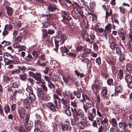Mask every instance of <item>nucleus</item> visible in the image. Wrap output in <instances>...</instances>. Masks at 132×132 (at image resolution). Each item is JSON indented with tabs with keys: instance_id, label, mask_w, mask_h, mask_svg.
<instances>
[{
	"instance_id": "774afa93",
	"label": "nucleus",
	"mask_w": 132,
	"mask_h": 132,
	"mask_svg": "<svg viewBox=\"0 0 132 132\" xmlns=\"http://www.w3.org/2000/svg\"><path fill=\"white\" fill-rule=\"evenodd\" d=\"M98 46L95 43L93 44V48L94 51H97L98 50Z\"/></svg>"
},
{
	"instance_id": "7ed1b4c3",
	"label": "nucleus",
	"mask_w": 132,
	"mask_h": 132,
	"mask_svg": "<svg viewBox=\"0 0 132 132\" xmlns=\"http://www.w3.org/2000/svg\"><path fill=\"white\" fill-rule=\"evenodd\" d=\"M116 53L117 55V56L119 57V59L120 61L122 62L124 61L125 55L124 54H121V50L119 48H116Z\"/></svg>"
},
{
	"instance_id": "a18cd8bd",
	"label": "nucleus",
	"mask_w": 132,
	"mask_h": 132,
	"mask_svg": "<svg viewBox=\"0 0 132 132\" xmlns=\"http://www.w3.org/2000/svg\"><path fill=\"white\" fill-rule=\"evenodd\" d=\"M58 78L59 77L55 73H54L52 78V80L54 81H56L58 80Z\"/></svg>"
},
{
	"instance_id": "4c0bfd02",
	"label": "nucleus",
	"mask_w": 132,
	"mask_h": 132,
	"mask_svg": "<svg viewBox=\"0 0 132 132\" xmlns=\"http://www.w3.org/2000/svg\"><path fill=\"white\" fill-rule=\"evenodd\" d=\"M42 99L45 101H47L50 99V97L49 95H46L43 96Z\"/></svg>"
},
{
	"instance_id": "4d7b16f0",
	"label": "nucleus",
	"mask_w": 132,
	"mask_h": 132,
	"mask_svg": "<svg viewBox=\"0 0 132 132\" xmlns=\"http://www.w3.org/2000/svg\"><path fill=\"white\" fill-rule=\"evenodd\" d=\"M76 107H72L71 108V110L72 112L75 115L78 111V110L76 109Z\"/></svg>"
},
{
	"instance_id": "4be33fe9",
	"label": "nucleus",
	"mask_w": 132,
	"mask_h": 132,
	"mask_svg": "<svg viewBox=\"0 0 132 132\" xmlns=\"http://www.w3.org/2000/svg\"><path fill=\"white\" fill-rule=\"evenodd\" d=\"M60 128L61 129V130L62 131H67L69 130V126L67 124H62Z\"/></svg>"
},
{
	"instance_id": "a19ab883",
	"label": "nucleus",
	"mask_w": 132,
	"mask_h": 132,
	"mask_svg": "<svg viewBox=\"0 0 132 132\" xmlns=\"http://www.w3.org/2000/svg\"><path fill=\"white\" fill-rule=\"evenodd\" d=\"M45 55L44 54L41 55L40 56H39V59L38 60L37 62H38V61H42L45 60Z\"/></svg>"
},
{
	"instance_id": "6e6552de",
	"label": "nucleus",
	"mask_w": 132,
	"mask_h": 132,
	"mask_svg": "<svg viewBox=\"0 0 132 132\" xmlns=\"http://www.w3.org/2000/svg\"><path fill=\"white\" fill-rule=\"evenodd\" d=\"M43 31V36L44 38H45L47 36V34L52 35L54 33V30L51 29H49L48 31L46 29H44L42 30Z\"/></svg>"
},
{
	"instance_id": "09e8293b",
	"label": "nucleus",
	"mask_w": 132,
	"mask_h": 132,
	"mask_svg": "<svg viewBox=\"0 0 132 132\" xmlns=\"http://www.w3.org/2000/svg\"><path fill=\"white\" fill-rule=\"evenodd\" d=\"M4 109L5 112L6 114H7L10 111V108L7 105L5 106Z\"/></svg>"
},
{
	"instance_id": "c03bdc74",
	"label": "nucleus",
	"mask_w": 132,
	"mask_h": 132,
	"mask_svg": "<svg viewBox=\"0 0 132 132\" xmlns=\"http://www.w3.org/2000/svg\"><path fill=\"white\" fill-rule=\"evenodd\" d=\"M46 37L45 39V40L47 42V44H49L52 43V39L53 37H51L50 39L48 37L46 36Z\"/></svg>"
},
{
	"instance_id": "473e14b6",
	"label": "nucleus",
	"mask_w": 132,
	"mask_h": 132,
	"mask_svg": "<svg viewBox=\"0 0 132 132\" xmlns=\"http://www.w3.org/2000/svg\"><path fill=\"white\" fill-rule=\"evenodd\" d=\"M107 93V90L104 89H103L101 92V94L103 97L106 98L107 97V96H106Z\"/></svg>"
},
{
	"instance_id": "c756f323",
	"label": "nucleus",
	"mask_w": 132,
	"mask_h": 132,
	"mask_svg": "<svg viewBox=\"0 0 132 132\" xmlns=\"http://www.w3.org/2000/svg\"><path fill=\"white\" fill-rule=\"evenodd\" d=\"M66 109L63 110V113L66 114L69 116H71L72 114L71 111L69 110L70 109Z\"/></svg>"
},
{
	"instance_id": "8fccbe9b",
	"label": "nucleus",
	"mask_w": 132,
	"mask_h": 132,
	"mask_svg": "<svg viewBox=\"0 0 132 132\" xmlns=\"http://www.w3.org/2000/svg\"><path fill=\"white\" fill-rule=\"evenodd\" d=\"M3 54L7 57H9L10 59L13 58L14 56L7 52L4 53Z\"/></svg>"
},
{
	"instance_id": "13d9d810",
	"label": "nucleus",
	"mask_w": 132,
	"mask_h": 132,
	"mask_svg": "<svg viewBox=\"0 0 132 132\" xmlns=\"http://www.w3.org/2000/svg\"><path fill=\"white\" fill-rule=\"evenodd\" d=\"M112 14V10H110L109 14L108 11H106V15L105 16V18L106 19H108V18L109 16V15H111Z\"/></svg>"
},
{
	"instance_id": "bf43d9fd",
	"label": "nucleus",
	"mask_w": 132,
	"mask_h": 132,
	"mask_svg": "<svg viewBox=\"0 0 132 132\" xmlns=\"http://www.w3.org/2000/svg\"><path fill=\"white\" fill-rule=\"evenodd\" d=\"M71 105H72L73 107H77V103L74 101H71Z\"/></svg>"
},
{
	"instance_id": "393cba45",
	"label": "nucleus",
	"mask_w": 132,
	"mask_h": 132,
	"mask_svg": "<svg viewBox=\"0 0 132 132\" xmlns=\"http://www.w3.org/2000/svg\"><path fill=\"white\" fill-rule=\"evenodd\" d=\"M83 38L86 42H89L91 43H92L94 41L92 40V39L89 38L88 35L87 34H85L84 35H83Z\"/></svg>"
},
{
	"instance_id": "cd10ccee",
	"label": "nucleus",
	"mask_w": 132,
	"mask_h": 132,
	"mask_svg": "<svg viewBox=\"0 0 132 132\" xmlns=\"http://www.w3.org/2000/svg\"><path fill=\"white\" fill-rule=\"evenodd\" d=\"M26 93H30L33 92V90L32 87L30 86H28L26 88Z\"/></svg>"
},
{
	"instance_id": "0eeeda50",
	"label": "nucleus",
	"mask_w": 132,
	"mask_h": 132,
	"mask_svg": "<svg viewBox=\"0 0 132 132\" xmlns=\"http://www.w3.org/2000/svg\"><path fill=\"white\" fill-rule=\"evenodd\" d=\"M32 56L30 54H28L24 59L26 62L29 64H32L34 63V61L32 59Z\"/></svg>"
},
{
	"instance_id": "f03ea898",
	"label": "nucleus",
	"mask_w": 132,
	"mask_h": 132,
	"mask_svg": "<svg viewBox=\"0 0 132 132\" xmlns=\"http://www.w3.org/2000/svg\"><path fill=\"white\" fill-rule=\"evenodd\" d=\"M87 112L88 113V120L91 122L93 121L96 114L95 109L93 108L92 110L89 109Z\"/></svg>"
},
{
	"instance_id": "72a5a7b5",
	"label": "nucleus",
	"mask_w": 132,
	"mask_h": 132,
	"mask_svg": "<svg viewBox=\"0 0 132 132\" xmlns=\"http://www.w3.org/2000/svg\"><path fill=\"white\" fill-rule=\"evenodd\" d=\"M46 60L43 61H38V62H37L39 65L42 67H44L46 65Z\"/></svg>"
},
{
	"instance_id": "e2e57ef3",
	"label": "nucleus",
	"mask_w": 132,
	"mask_h": 132,
	"mask_svg": "<svg viewBox=\"0 0 132 132\" xmlns=\"http://www.w3.org/2000/svg\"><path fill=\"white\" fill-rule=\"evenodd\" d=\"M102 76L103 78L105 79H106L108 77V74L107 73L102 72Z\"/></svg>"
},
{
	"instance_id": "a211bd4d",
	"label": "nucleus",
	"mask_w": 132,
	"mask_h": 132,
	"mask_svg": "<svg viewBox=\"0 0 132 132\" xmlns=\"http://www.w3.org/2000/svg\"><path fill=\"white\" fill-rule=\"evenodd\" d=\"M73 5L74 8V12L77 13V12L81 10L80 6L78 4L75 3L73 4Z\"/></svg>"
},
{
	"instance_id": "412c9836",
	"label": "nucleus",
	"mask_w": 132,
	"mask_h": 132,
	"mask_svg": "<svg viewBox=\"0 0 132 132\" xmlns=\"http://www.w3.org/2000/svg\"><path fill=\"white\" fill-rule=\"evenodd\" d=\"M27 96L32 101H34L36 99V96L33 92L29 94L27 93Z\"/></svg>"
},
{
	"instance_id": "2eb2a0df",
	"label": "nucleus",
	"mask_w": 132,
	"mask_h": 132,
	"mask_svg": "<svg viewBox=\"0 0 132 132\" xmlns=\"http://www.w3.org/2000/svg\"><path fill=\"white\" fill-rule=\"evenodd\" d=\"M117 80L118 81H119V79L121 80L123 77V71L121 69H119L117 72Z\"/></svg>"
},
{
	"instance_id": "79ce46f5",
	"label": "nucleus",
	"mask_w": 132,
	"mask_h": 132,
	"mask_svg": "<svg viewBox=\"0 0 132 132\" xmlns=\"http://www.w3.org/2000/svg\"><path fill=\"white\" fill-rule=\"evenodd\" d=\"M20 77L21 80L24 81L27 78L26 74L24 73L20 75Z\"/></svg>"
},
{
	"instance_id": "69168bd1",
	"label": "nucleus",
	"mask_w": 132,
	"mask_h": 132,
	"mask_svg": "<svg viewBox=\"0 0 132 132\" xmlns=\"http://www.w3.org/2000/svg\"><path fill=\"white\" fill-rule=\"evenodd\" d=\"M68 78L72 81H74L76 80L75 78H74V77L73 75H70L68 76Z\"/></svg>"
},
{
	"instance_id": "6e6d98bb",
	"label": "nucleus",
	"mask_w": 132,
	"mask_h": 132,
	"mask_svg": "<svg viewBox=\"0 0 132 132\" xmlns=\"http://www.w3.org/2000/svg\"><path fill=\"white\" fill-rule=\"evenodd\" d=\"M110 122L113 126L116 127V119L115 118H112Z\"/></svg>"
},
{
	"instance_id": "37998d69",
	"label": "nucleus",
	"mask_w": 132,
	"mask_h": 132,
	"mask_svg": "<svg viewBox=\"0 0 132 132\" xmlns=\"http://www.w3.org/2000/svg\"><path fill=\"white\" fill-rule=\"evenodd\" d=\"M42 24L43 28H46L49 26L50 23L48 22L45 21L43 22Z\"/></svg>"
},
{
	"instance_id": "f704fd0d",
	"label": "nucleus",
	"mask_w": 132,
	"mask_h": 132,
	"mask_svg": "<svg viewBox=\"0 0 132 132\" xmlns=\"http://www.w3.org/2000/svg\"><path fill=\"white\" fill-rule=\"evenodd\" d=\"M73 93L74 95H76L77 97L78 98H80L81 94L80 91H78L77 92L76 91H74L73 92Z\"/></svg>"
},
{
	"instance_id": "49530a36",
	"label": "nucleus",
	"mask_w": 132,
	"mask_h": 132,
	"mask_svg": "<svg viewBox=\"0 0 132 132\" xmlns=\"http://www.w3.org/2000/svg\"><path fill=\"white\" fill-rule=\"evenodd\" d=\"M112 27L111 24H108L105 27L106 30L109 32H110L111 30Z\"/></svg>"
},
{
	"instance_id": "2f4dec72",
	"label": "nucleus",
	"mask_w": 132,
	"mask_h": 132,
	"mask_svg": "<svg viewBox=\"0 0 132 132\" xmlns=\"http://www.w3.org/2000/svg\"><path fill=\"white\" fill-rule=\"evenodd\" d=\"M32 55L36 57H38L40 54V52L38 51H34L32 53Z\"/></svg>"
},
{
	"instance_id": "338daca9",
	"label": "nucleus",
	"mask_w": 132,
	"mask_h": 132,
	"mask_svg": "<svg viewBox=\"0 0 132 132\" xmlns=\"http://www.w3.org/2000/svg\"><path fill=\"white\" fill-rule=\"evenodd\" d=\"M90 5L92 9L95 7L96 4L94 2H91L90 3Z\"/></svg>"
},
{
	"instance_id": "5fc2aeb1",
	"label": "nucleus",
	"mask_w": 132,
	"mask_h": 132,
	"mask_svg": "<svg viewBox=\"0 0 132 132\" xmlns=\"http://www.w3.org/2000/svg\"><path fill=\"white\" fill-rule=\"evenodd\" d=\"M108 122V120L106 118H105L103 120L101 121V124L104 125V124H106Z\"/></svg>"
},
{
	"instance_id": "9d476101",
	"label": "nucleus",
	"mask_w": 132,
	"mask_h": 132,
	"mask_svg": "<svg viewBox=\"0 0 132 132\" xmlns=\"http://www.w3.org/2000/svg\"><path fill=\"white\" fill-rule=\"evenodd\" d=\"M19 114L21 118H24L26 116V111L23 108H19L18 110Z\"/></svg>"
},
{
	"instance_id": "ea45409f",
	"label": "nucleus",
	"mask_w": 132,
	"mask_h": 132,
	"mask_svg": "<svg viewBox=\"0 0 132 132\" xmlns=\"http://www.w3.org/2000/svg\"><path fill=\"white\" fill-rule=\"evenodd\" d=\"M63 96L65 98H69L70 96L68 95V92L67 91L65 90L63 92Z\"/></svg>"
},
{
	"instance_id": "58836bf2",
	"label": "nucleus",
	"mask_w": 132,
	"mask_h": 132,
	"mask_svg": "<svg viewBox=\"0 0 132 132\" xmlns=\"http://www.w3.org/2000/svg\"><path fill=\"white\" fill-rule=\"evenodd\" d=\"M13 28L12 25L11 24H6L4 27V28L8 30L9 31L11 30Z\"/></svg>"
},
{
	"instance_id": "864d4df0",
	"label": "nucleus",
	"mask_w": 132,
	"mask_h": 132,
	"mask_svg": "<svg viewBox=\"0 0 132 132\" xmlns=\"http://www.w3.org/2000/svg\"><path fill=\"white\" fill-rule=\"evenodd\" d=\"M97 88V85H96L94 84L92 86V88L93 90L94 93L96 92Z\"/></svg>"
},
{
	"instance_id": "680f3d73",
	"label": "nucleus",
	"mask_w": 132,
	"mask_h": 132,
	"mask_svg": "<svg viewBox=\"0 0 132 132\" xmlns=\"http://www.w3.org/2000/svg\"><path fill=\"white\" fill-rule=\"evenodd\" d=\"M19 43H16L14 42V43L13 44V46L15 48H19L20 46Z\"/></svg>"
},
{
	"instance_id": "9b49d317",
	"label": "nucleus",
	"mask_w": 132,
	"mask_h": 132,
	"mask_svg": "<svg viewBox=\"0 0 132 132\" xmlns=\"http://www.w3.org/2000/svg\"><path fill=\"white\" fill-rule=\"evenodd\" d=\"M33 78L37 80V84L42 83V81L41 80V75L40 73H36Z\"/></svg>"
},
{
	"instance_id": "1a4fd4ad",
	"label": "nucleus",
	"mask_w": 132,
	"mask_h": 132,
	"mask_svg": "<svg viewBox=\"0 0 132 132\" xmlns=\"http://www.w3.org/2000/svg\"><path fill=\"white\" fill-rule=\"evenodd\" d=\"M53 102L55 104L56 107L58 109L60 108H61L60 105H57V100H59L60 99V98L57 94H54L53 95Z\"/></svg>"
},
{
	"instance_id": "de8ad7c7",
	"label": "nucleus",
	"mask_w": 132,
	"mask_h": 132,
	"mask_svg": "<svg viewBox=\"0 0 132 132\" xmlns=\"http://www.w3.org/2000/svg\"><path fill=\"white\" fill-rule=\"evenodd\" d=\"M127 69L128 71H132V65L130 64H128L126 66Z\"/></svg>"
},
{
	"instance_id": "c85d7f7f",
	"label": "nucleus",
	"mask_w": 132,
	"mask_h": 132,
	"mask_svg": "<svg viewBox=\"0 0 132 132\" xmlns=\"http://www.w3.org/2000/svg\"><path fill=\"white\" fill-rule=\"evenodd\" d=\"M118 33L120 36H121L125 35V32L122 28H121L119 29V30L118 31Z\"/></svg>"
},
{
	"instance_id": "5701e85b",
	"label": "nucleus",
	"mask_w": 132,
	"mask_h": 132,
	"mask_svg": "<svg viewBox=\"0 0 132 132\" xmlns=\"http://www.w3.org/2000/svg\"><path fill=\"white\" fill-rule=\"evenodd\" d=\"M79 120L80 119H79V118L78 117L74 116V118L71 120V124L73 126L75 125H76V122H78Z\"/></svg>"
},
{
	"instance_id": "20e7f679",
	"label": "nucleus",
	"mask_w": 132,
	"mask_h": 132,
	"mask_svg": "<svg viewBox=\"0 0 132 132\" xmlns=\"http://www.w3.org/2000/svg\"><path fill=\"white\" fill-rule=\"evenodd\" d=\"M61 100V103L63 104V107L65 109H70V101L69 100L62 98Z\"/></svg>"
},
{
	"instance_id": "aec40b11",
	"label": "nucleus",
	"mask_w": 132,
	"mask_h": 132,
	"mask_svg": "<svg viewBox=\"0 0 132 132\" xmlns=\"http://www.w3.org/2000/svg\"><path fill=\"white\" fill-rule=\"evenodd\" d=\"M100 119L98 117H97L96 118V120H95L93 121V122L92 123V125L94 127H95L98 128V123H99L100 121Z\"/></svg>"
},
{
	"instance_id": "f257e3e1",
	"label": "nucleus",
	"mask_w": 132,
	"mask_h": 132,
	"mask_svg": "<svg viewBox=\"0 0 132 132\" xmlns=\"http://www.w3.org/2000/svg\"><path fill=\"white\" fill-rule=\"evenodd\" d=\"M83 99L80 100L83 104V108L85 112L86 113L88 109L92 107V98L88 97L86 95H82Z\"/></svg>"
},
{
	"instance_id": "4468645a",
	"label": "nucleus",
	"mask_w": 132,
	"mask_h": 132,
	"mask_svg": "<svg viewBox=\"0 0 132 132\" xmlns=\"http://www.w3.org/2000/svg\"><path fill=\"white\" fill-rule=\"evenodd\" d=\"M25 123V127L26 130L28 131L30 130L33 126L32 122L30 121L29 122Z\"/></svg>"
},
{
	"instance_id": "3c124183",
	"label": "nucleus",
	"mask_w": 132,
	"mask_h": 132,
	"mask_svg": "<svg viewBox=\"0 0 132 132\" xmlns=\"http://www.w3.org/2000/svg\"><path fill=\"white\" fill-rule=\"evenodd\" d=\"M122 90L121 87L120 86H119L116 87V93H120Z\"/></svg>"
},
{
	"instance_id": "f8f14e48",
	"label": "nucleus",
	"mask_w": 132,
	"mask_h": 132,
	"mask_svg": "<svg viewBox=\"0 0 132 132\" xmlns=\"http://www.w3.org/2000/svg\"><path fill=\"white\" fill-rule=\"evenodd\" d=\"M32 101L29 98L27 97L23 101V104L26 105L25 107L27 108H29L31 104Z\"/></svg>"
},
{
	"instance_id": "f3484780",
	"label": "nucleus",
	"mask_w": 132,
	"mask_h": 132,
	"mask_svg": "<svg viewBox=\"0 0 132 132\" xmlns=\"http://www.w3.org/2000/svg\"><path fill=\"white\" fill-rule=\"evenodd\" d=\"M12 86L13 88H17L20 85V82L18 80L12 81Z\"/></svg>"
},
{
	"instance_id": "052dcab7",
	"label": "nucleus",
	"mask_w": 132,
	"mask_h": 132,
	"mask_svg": "<svg viewBox=\"0 0 132 132\" xmlns=\"http://www.w3.org/2000/svg\"><path fill=\"white\" fill-rule=\"evenodd\" d=\"M110 47L112 50H115L116 48V45L114 43L112 42L111 44Z\"/></svg>"
},
{
	"instance_id": "dca6fc26",
	"label": "nucleus",
	"mask_w": 132,
	"mask_h": 132,
	"mask_svg": "<svg viewBox=\"0 0 132 132\" xmlns=\"http://www.w3.org/2000/svg\"><path fill=\"white\" fill-rule=\"evenodd\" d=\"M37 93L38 96L42 98L44 95L43 91L41 88H39L38 89Z\"/></svg>"
},
{
	"instance_id": "ddd939ff",
	"label": "nucleus",
	"mask_w": 132,
	"mask_h": 132,
	"mask_svg": "<svg viewBox=\"0 0 132 132\" xmlns=\"http://www.w3.org/2000/svg\"><path fill=\"white\" fill-rule=\"evenodd\" d=\"M47 106L52 111L55 112L56 110L55 106L52 103H49L46 104Z\"/></svg>"
},
{
	"instance_id": "39448f33",
	"label": "nucleus",
	"mask_w": 132,
	"mask_h": 132,
	"mask_svg": "<svg viewBox=\"0 0 132 132\" xmlns=\"http://www.w3.org/2000/svg\"><path fill=\"white\" fill-rule=\"evenodd\" d=\"M75 117H77L80 119V118H83L85 116V113L83 110L81 109H79L78 111L75 114Z\"/></svg>"
},
{
	"instance_id": "7c9ffc66",
	"label": "nucleus",
	"mask_w": 132,
	"mask_h": 132,
	"mask_svg": "<svg viewBox=\"0 0 132 132\" xmlns=\"http://www.w3.org/2000/svg\"><path fill=\"white\" fill-rule=\"evenodd\" d=\"M22 39V37L20 36H18L14 40V42L15 43H19L21 42Z\"/></svg>"
},
{
	"instance_id": "603ef678",
	"label": "nucleus",
	"mask_w": 132,
	"mask_h": 132,
	"mask_svg": "<svg viewBox=\"0 0 132 132\" xmlns=\"http://www.w3.org/2000/svg\"><path fill=\"white\" fill-rule=\"evenodd\" d=\"M63 19L62 20V21L63 22H64V20H67L68 21H69V20L71 19V17L68 18L66 17V16L64 15L63 14Z\"/></svg>"
},
{
	"instance_id": "0e129e2a",
	"label": "nucleus",
	"mask_w": 132,
	"mask_h": 132,
	"mask_svg": "<svg viewBox=\"0 0 132 132\" xmlns=\"http://www.w3.org/2000/svg\"><path fill=\"white\" fill-rule=\"evenodd\" d=\"M107 82L108 84L109 85H113V80L112 79H110L107 80Z\"/></svg>"
},
{
	"instance_id": "bb28decb",
	"label": "nucleus",
	"mask_w": 132,
	"mask_h": 132,
	"mask_svg": "<svg viewBox=\"0 0 132 132\" xmlns=\"http://www.w3.org/2000/svg\"><path fill=\"white\" fill-rule=\"evenodd\" d=\"M125 80L127 83L130 82L132 81V77L130 75H127L126 76Z\"/></svg>"
},
{
	"instance_id": "a878e982",
	"label": "nucleus",
	"mask_w": 132,
	"mask_h": 132,
	"mask_svg": "<svg viewBox=\"0 0 132 132\" xmlns=\"http://www.w3.org/2000/svg\"><path fill=\"white\" fill-rule=\"evenodd\" d=\"M45 83L44 81H42V83H40L38 84L40 85L43 88L44 91H46L47 90V88L45 84Z\"/></svg>"
},
{
	"instance_id": "6ab92c4d",
	"label": "nucleus",
	"mask_w": 132,
	"mask_h": 132,
	"mask_svg": "<svg viewBox=\"0 0 132 132\" xmlns=\"http://www.w3.org/2000/svg\"><path fill=\"white\" fill-rule=\"evenodd\" d=\"M56 8V5L53 4H50L48 8L49 11L51 12L54 11Z\"/></svg>"
},
{
	"instance_id": "c9c22d12",
	"label": "nucleus",
	"mask_w": 132,
	"mask_h": 132,
	"mask_svg": "<svg viewBox=\"0 0 132 132\" xmlns=\"http://www.w3.org/2000/svg\"><path fill=\"white\" fill-rule=\"evenodd\" d=\"M20 69H14L11 71V73L13 75L18 74L20 72Z\"/></svg>"
},
{
	"instance_id": "e433bc0d",
	"label": "nucleus",
	"mask_w": 132,
	"mask_h": 132,
	"mask_svg": "<svg viewBox=\"0 0 132 132\" xmlns=\"http://www.w3.org/2000/svg\"><path fill=\"white\" fill-rule=\"evenodd\" d=\"M10 80V78L6 76H4L3 77V81L4 83H8Z\"/></svg>"
},
{
	"instance_id": "423d86ee",
	"label": "nucleus",
	"mask_w": 132,
	"mask_h": 132,
	"mask_svg": "<svg viewBox=\"0 0 132 132\" xmlns=\"http://www.w3.org/2000/svg\"><path fill=\"white\" fill-rule=\"evenodd\" d=\"M86 122V120L84 118H82L81 119V121L78 124L79 127L80 129H84L85 127V124Z\"/></svg>"
},
{
	"instance_id": "b1692460",
	"label": "nucleus",
	"mask_w": 132,
	"mask_h": 132,
	"mask_svg": "<svg viewBox=\"0 0 132 132\" xmlns=\"http://www.w3.org/2000/svg\"><path fill=\"white\" fill-rule=\"evenodd\" d=\"M6 8L8 14L9 15H11L13 12V10L12 8L7 6Z\"/></svg>"
}]
</instances>
